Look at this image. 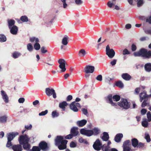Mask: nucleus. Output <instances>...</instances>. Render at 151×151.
<instances>
[{
    "instance_id": "f257e3e1",
    "label": "nucleus",
    "mask_w": 151,
    "mask_h": 151,
    "mask_svg": "<svg viewBox=\"0 0 151 151\" xmlns=\"http://www.w3.org/2000/svg\"><path fill=\"white\" fill-rule=\"evenodd\" d=\"M107 100L108 102L112 106L114 107L117 106V105L120 107L126 109H129L130 107V104L125 99H122L120 101L117 103L114 102L112 100V96L109 95L107 97Z\"/></svg>"
},
{
    "instance_id": "f03ea898",
    "label": "nucleus",
    "mask_w": 151,
    "mask_h": 151,
    "mask_svg": "<svg viewBox=\"0 0 151 151\" xmlns=\"http://www.w3.org/2000/svg\"><path fill=\"white\" fill-rule=\"evenodd\" d=\"M63 136H58L55 139V144L60 150H63L66 148V144L68 141L63 139Z\"/></svg>"
},
{
    "instance_id": "7ed1b4c3",
    "label": "nucleus",
    "mask_w": 151,
    "mask_h": 151,
    "mask_svg": "<svg viewBox=\"0 0 151 151\" xmlns=\"http://www.w3.org/2000/svg\"><path fill=\"white\" fill-rule=\"evenodd\" d=\"M29 138L26 135L21 136L18 140L20 144L22 145L24 149H28L29 147Z\"/></svg>"
},
{
    "instance_id": "20e7f679",
    "label": "nucleus",
    "mask_w": 151,
    "mask_h": 151,
    "mask_svg": "<svg viewBox=\"0 0 151 151\" xmlns=\"http://www.w3.org/2000/svg\"><path fill=\"white\" fill-rule=\"evenodd\" d=\"M133 54L135 57L142 56L147 58H151V51L147 52L145 49H141L139 51L134 52Z\"/></svg>"
},
{
    "instance_id": "39448f33",
    "label": "nucleus",
    "mask_w": 151,
    "mask_h": 151,
    "mask_svg": "<svg viewBox=\"0 0 151 151\" xmlns=\"http://www.w3.org/2000/svg\"><path fill=\"white\" fill-rule=\"evenodd\" d=\"M58 63L59 64V67L60 69V73L64 72L66 70L65 67L66 62L64 60L60 59L58 60Z\"/></svg>"
},
{
    "instance_id": "423d86ee",
    "label": "nucleus",
    "mask_w": 151,
    "mask_h": 151,
    "mask_svg": "<svg viewBox=\"0 0 151 151\" xmlns=\"http://www.w3.org/2000/svg\"><path fill=\"white\" fill-rule=\"evenodd\" d=\"M106 54L110 58H113L114 56L115 52L114 50L112 49H110L109 45H107L106 47Z\"/></svg>"
},
{
    "instance_id": "0eeeda50",
    "label": "nucleus",
    "mask_w": 151,
    "mask_h": 151,
    "mask_svg": "<svg viewBox=\"0 0 151 151\" xmlns=\"http://www.w3.org/2000/svg\"><path fill=\"white\" fill-rule=\"evenodd\" d=\"M45 91L46 94L48 96H50L52 95L54 98H56V94L55 90L50 88H47L46 89Z\"/></svg>"
},
{
    "instance_id": "6e6552de",
    "label": "nucleus",
    "mask_w": 151,
    "mask_h": 151,
    "mask_svg": "<svg viewBox=\"0 0 151 151\" xmlns=\"http://www.w3.org/2000/svg\"><path fill=\"white\" fill-rule=\"evenodd\" d=\"M80 132L81 134L88 137H90L92 136L93 133L92 130H87L84 128L81 129Z\"/></svg>"
},
{
    "instance_id": "1a4fd4ad",
    "label": "nucleus",
    "mask_w": 151,
    "mask_h": 151,
    "mask_svg": "<svg viewBox=\"0 0 151 151\" xmlns=\"http://www.w3.org/2000/svg\"><path fill=\"white\" fill-rule=\"evenodd\" d=\"M102 144L100 142L99 140V139H97L94 142V144L93 145V147L94 149L97 151L100 150L101 148H102V146H101Z\"/></svg>"
},
{
    "instance_id": "9d476101",
    "label": "nucleus",
    "mask_w": 151,
    "mask_h": 151,
    "mask_svg": "<svg viewBox=\"0 0 151 151\" xmlns=\"http://www.w3.org/2000/svg\"><path fill=\"white\" fill-rule=\"evenodd\" d=\"M80 104L78 103H76L75 101L72 102L70 105V108L74 111L77 112L78 109L77 107H80Z\"/></svg>"
},
{
    "instance_id": "9b49d317",
    "label": "nucleus",
    "mask_w": 151,
    "mask_h": 151,
    "mask_svg": "<svg viewBox=\"0 0 151 151\" xmlns=\"http://www.w3.org/2000/svg\"><path fill=\"white\" fill-rule=\"evenodd\" d=\"M130 141L129 140H127L124 142L123 146V151H130Z\"/></svg>"
},
{
    "instance_id": "f8f14e48",
    "label": "nucleus",
    "mask_w": 151,
    "mask_h": 151,
    "mask_svg": "<svg viewBox=\"0 0 151 151\" xmlns=\"http://www.w3.org/2000/svg\"><path fill=\"white\" fill-rule=\"evenodd\" d=\"M94 67L93 66L87 65L84 69V71L87 74L93 73L94 70Z\"/></svg>"
},
{
    "instance_id": "ddd939ff",
    "label": "nucleus",
    "mask_w": 151,
    "mask_h": 151,
    "mask_svg": "<svg viewBox=\"0 0 151 151\" xmlns=\"http://www.w3.org/2000/svg\"><path fill=\"white\" fill-rule=\"evenodd\" d=\"M18 134V133L17 132L9 133L7 134V140L12 141L16 136Z\"/></svg>"
},
{
    "instance_id": "4468645a",
    "label": "nucleus",
    "mask_w": 151,
    "mask_h": 151,
    "mask_svg": "<svg viewBox=\"0 0 151 151\" xmlns=\"http://www.w3.org/2000/svg\"><path fill=\"white\" fill-rule=\"evenodd\" d=\"M87 121L83 119L78 121L76 122L77 125L79 127H81L84 126L87 123Z\"/></svg>"
},
{
    "instance_id": "2eb2a0df",
    "label": "nucleus",
    "mask_w": 151,
    "mask_h": 151,
    "mask_svg": "<svg viewBox=\"0 0 151 151\" xmlns=\"http://www.w3.org/2000/svg\"><path fill=\"white\" fill-rule=\"evenodd\" d=\"M1 93L2 99L4 100V101L6 103H8L9 102V98L7 95L3 91H1Z\"/></svg>"
},
{
    "instance_id": "dca6fc26",
    "label": "nucleus",
    "mask_w": 151,
    "mask_h": 151,
    "mask_svg": "<svg viewBox=\"0 0 151 151\" xmlns=\"http://www.w3.org/2000/svg\"><path fill=\"white\" fill-rule=\"evenodd\" d=\"M102 150L103 151H118L115 148H111L109 146H105L104 145L102 147Z\"/></svg>"
},
{
    "instance_id": "f3484780",
    "label": "nucleus",
    "mask_w": 151,
    "mask_h": 151,
    "mask_svg": "<svg viewBox=\"0 0 151 151\" xmlns=\"http://www.w3.org/2000/svg\"><path fill=\"white\" fill-rule=\"evenodd\" d=\"M139 97L140 101L141 102L142 101L143 99L145 100V101H147V95L146 91H144L143 92L139 94Z\"/></svg>"
},
{
    "instance_id": "a211bd4d",
    "label": "nucleus",
    "mask_w": 151,
    "mask_h": 151,
    "mask_svg": "<svg viewBox=\"0 0 151 151\" xmlns=\"http://www.w3.org/2000/svg\"><path fill=\"white\" fill-rule=\"evenodd\" d=\"M9 28L10 30V32L12 34L15 35L17 34L18 30L17 27L16 26H13Z\"/></svg>"
},
{
    "instance_id": "6ab92c4d",
    "label": "nucleus",
    "mask_w": 151,
    "mask_h": 151,
    "mask_svg": "<svg viewBox=\"0 0 151 151\" xmlns=\"http://www.w3.org/2000/svg\"><path fill=\"white\" fill-rule=\"evenodd\" d=\"M12 149L14 151H22V147L20 144L13 145Z\"/></svg>"
},
{
    "instance_id": "aec40b11",
    "label": "nucleus",
    "mask_w": 151,
    "mask_h": 151,
    "mask_svg": "<svg viewBox=\"0 0 151 151\" xmlns=\"http://www.w3.org/2000/svg\"><path fill=\"white\" fill-rule=\"evenodd\" d=\"M70 133L73 136H77L78 133V128L75 127H73L71 129Z\"/></svg>"
},
{
    "instance_id": "412c9836",
    "label": "nucleus",
    "mask_w": 151,
    "mask_h": 151,
    "mask_svg": "<svg viewBox=\"0 0 151 151\" xmlns=\"http://www.w3.org/2000/svg\"><path fill=\"white\" fill-rule=\"evenodd\" d=\"M68 105V104L65 101L60 103L59 104V107L60 108L63 109V110H65V107Z\"/></svg>"
},
{
    "instance_id": "4be33fe9",
    "label": "nucleus",
    "mask_w": 151,
    "mask_h": 151,
    "mask_svg": "<svg viewBox=\"0 0 151 151\" xmlns=\"http://www.w3.org/2000/svg\"><path fill=\"white\" fill-rule=\"evenodd\" d=\"M123 134H117L115 138V140L116 142H119L123 137Z\"/></svg>"
},
{
    "instance_id": "5701e85b",
    "label": "nucleus",
    "mask_w": 151,
    "mask_h": 151,
    "mask_svg": "<svg viewBox=\"0 0 151 151\" xmlns=\"http://www.w3.org/2000/svg\"><path fill=\"white\" fill-rule=\"evenodd\" d=\"M39 147L41 149L45 150L47 147V143L44 142H41L39 144Z\"/></svg>"
},
{
    "instance_id": "b1692460",
    "label": "nucleus",
    "mask_w": 151,
    "mask_h": 151,
    "mask_svg": "<svg viewBox=\"0 0 151 151\" xmlns=\"http://www.w3.org/2000/svg\"><path fill=\"white\" fill-rule=\"evenodd\" d=\"M122 77L126 81H129L131 78V76L127 73L123 74Z\"/></svg>"
},
{
    "instance_id": "393cba45",
    "label": "nucleus",
    "mask_w": 151,
    "mask_h": 151,
    "mask_svg": "<svg viewBox=\"0 0 151 151\" xmlns=\"http://www.w3.org/2000/svg\"><path fill=\"white\" fill-rule=\"evenodd\" d=\"M86 54V51L84 49H82L79 51L78 55L79 57H84Z\"/></svg>"
},
{
    "instance_id": "a878e982",
    "label": "nucleus",
    "mask_w": 151,
    "mask_h": 151,
    "mask_svg": "<svg viewBox=\"0 0 151 151\" xmlns=\"http://www.w3.org/2000/svg\"><path fill=\"white\" fill-rule=\"evenodd\" d=\"M101 138L104 141H107L109 138L108 133L106 132H104L103 133V135L101 136Z\"/></svg>"
},
{
    "instance_id": "bb28decb",
    "label": "nucleus",
    "mask_w": 151,
    "mask_h": 151,
    "mask_svg": "<svg viewBox=\"0 0 151 151\" xmlns=\"http://www.w3.org/2000/svg\"><path fill=\"white\" fill-rule=\"evenodd\" d=\"M132 145L134 147H137L138 142L137 139L136 138H134L132 139Z\"/></svg>"
},
{
    "instance_id": "cd10ccee",
    "label": "nucleus",
    "mask_w": 151,
    "mask_h": 151,
    "mask_svg": "<svg viewBox=\"0 0 151 151\" xmlns=\"http://www.w3.org/2000/svg\"><path fill=\"white\" fill-rule=\"evenodd\" d=\"M145 68L146 71L150 72L151 71V63H147L145 65Z\"/></svg>"
},
{
    "instance_id": "c85d7f7f",
    "label": "nucleus",
    "mask_w": 151,
    "mask_h": 151,
    "mask_svg": "<svg viewBox=\"0 0 151 151\" xmlns=\"http://www.w3.org/2000/svg\"><path fill=\"white\" fill-rule=\"evenodd\" d=\"M68 38L67 36H65L62 39V43L64 45H66L68 43Z\"/></svg>"
},
{
    "instance_id": "c756f323",
    "label": "nucleus",
    "mask_w": 151,
    "mask_h": 151,
    "mask_svg": "<svg viewBox=\"0 0 151 151\" xmlns=\"http://www.w3.org/2000/svg\"><path fill=\"white\" fill-rule=\"evenodd\" d=\"M7 22L9 28L12 27L13 26H14V24L15 23V21L14 20L8 19Z\"/></svg>"
},
{
    "instance_id": "7c9ffc66",
    "label": "nucleus",
    "mask_w": 151,
    "mask_h": 151,
    "mask_svg": "<svg viewBox=\"0 0 151 151\" xmlns=\"http://www.w3.org/2000/svg\"><path fill=\"white\" fill-rule=\"evenodd\" d=\"M92 130L93 133L92 135H96L99 134L100 131L99 129L97 128H95L93 129Z\"/></svg>"
},
{
    "instance_id": "2f4dec72",
    "label": "nucleus",
    "mask_w": 151,
    "mask_h": 151,
    "mask_svg": "<svg viewBox=\"0 0 151 151\" xmlns=\"http://www.w3.org/2000/svg\"><path fill=\"white\" fill-rule=\"evenodd\" d=\"M115 85L116 86L120 88H122L124 87V84L123 83L120 81L116 82Z\"/></svg>"
},
{
    "instance_id": "473e14b6",
    "label": "nucleus",
    "mask_w": 151,
    "mask_h": 151,
    "mask_svg": "<svg viewBox=\"0 0 151 151\" xmlns=\"http://www.w3.org/2000/svg\"><path fill=\"white\" fill-rule=\"evenodd\" d=\"M27 48L29 52L32 51L33 49V46L31 43H28L27 45Z\"/></svg>"
},
{
    "instance_id": "72a5a7b5",
    "label": "nucleus",
    "mask_w": 151,
    "mask_h": 151,
    "mask_svg": "<svg viewBox=\"0 0 151 151\" xmlns=\"http://www.w3.org/2000/svg\"><path fill=\"white\" fill-rule=\"evenodd\" d=\"M112 98L114 101H117L120 99V97L118 95H115L113 96Z\"/></svg>"
},
{
    "instance_id": "f704fd0d",
    "label": "nucleus",
    "mask_w": 151,
    "mask_h": 151,
    "mask_svg": "<svg viewBox=\"0 0 151 151\" xmlns=\"http://www.w3.org/2000/svg\"><path fill=\"white\" fill-rule=\"evenodd\" d=\"M20 20L23 22H27L28 21L27 17L26 16H22L20 18Z\"/></svg>"
},
{
    "instance_id": "c9c22d12",
    "label": "nucleus",
    "mask_w": 151,
    "mask_h": 151,
    "mask_svg": "<svg viewBox=\"0 0 151 151\" xmlns=\"http://www.w3.org/2000/svg\"><path fill=\"white\" fill-rule=\"evenodd\" d=\"M6 37L3 35H0V41L4 42L6 41Z\"/></svg>"
},
{
    "instance_id": "e433bc0d",
    "label": "nucleus",
    "mask_w": 151,
    "mask_h": 151,
    "mask_svg": "<svg viewBox=\"0 0 151 151\" xmlns=\"http://www.w3.org/2000/svg\"><path fill=\"white\" fill-rule=\"evenodd\" d=\"M79 142L81 143H83L86 145H88V144L87 141L86 139H84L82 138H81L79 139Z\"/></svg>"
},
{
    "instance_id": "4c0bfd02",
    "label": "nucleus",
    "mask_w": 151,
    "mask_h": 151,
    "mask_svg": "<svg viewBox=\"0 0 151 151\" xmlns=\"http://www.w3.org/2000/svg\"><path fill=\"white\" fill-rule=\"evenodd\" d=\"M21 55V53L19 52H15L13 54V56L14 58H16L20 56Z\"/></svg>"
},
{
    "instance_id": "58836bf2",
    "label": "nucleus",
    "mask_w": 151,
    "mask_h": 151,
    "mask_svg": "<svg viewBox=\"0 0 151 151\" xmlns=\"http://www.w3.org/2000/svg\"><path fill=\"white\" fill-rule=\"evenodd\" d=\"M7 118V117L5 116H2L0 118V121L2 123L5 122L6 121Z\"/></svg>"
},
{
    "instance_id": "ea45409f",
    "label": "nucleus",
    "mask_w": 151,
    "mask_h": 151,
    "mask_svg": "<svg viewBox=\"0 0 151 151\" xmlns=\"http://www.w3.org/2000/svg\"><path fill=\"white\" fill-rule=\"evenodd\" d=\"M52 115L53 118H55L58 117L59 115V114L56 111H55L52 112Z\"/></svg>"
},
{
    "instance_id": "a19ab883",
    "label": "nucleus",
    "mask_w": 151,
    "mask_h": 151,
    "mask_svg": "<svg viewBox=\"0 0 151 151\" xmlns=\"http://www.w3.org/2000/svg\"><path fill=\"white\" fill-rule=\"evenodd\" d=\"M107 5L108 7L111 8L114 5L113 2L111 1H109L107 3Z\"/></svg>"
},
{
    "instance_id": "79ce46f5",
    "label": "nucleus",
    "mask_w": 151,
    "mask_h": 151,
    "mask_svg": "<svg viewBox=\"0 0 151 151\" xmlns=\"http://www.w3.org/2000/svg\"><path fill=\"white\" fill-rule=\"evenodd\" d=\"M40 47V45L38 42H36L34 45V47L35 49L37 50H39Z\"/></svg>"
},
{
    "instance_id": "37998d69",
    "label": "nucleus",
    "mask_w": 151,
    "mask_h": 151,
    "mask_svg": "<svg viewBox=\"0 0 151 151\" xmlns=\"http://www.w3.org/2000/svg\"><path fill=\"white\" fill-rule=\"evenodd\" d=\"M30 41L32 42L35 41V42H39V40L37 38L33 37L30 38Z\"/></svg>"
},
{
    "instance_id": "c03bdc74",
    "label": "nucleus",
    "mask_w": 151,
    "mask_h": 151,
    "mask_svg": "<svg viewBox=\"0 0 151 151\" xmlns=\"http://www.w3.org/2000/svg\"><path fill=\"white\" fill-rule=\"evenodd\" d=\"M145 138L146 139L147 142H149L150 141L151 139L150 138L149 134L147 133H146L145 134Z\"/></svg>"
},
{
    "instance_id": "a18cd8bd",
    "label": "nucleus",
    "mask_w": 151,
    "mask_h": 151,
    "mask_svg": "<svg viewBox=\"0 0 151 151\" xmlns=\"http://www.w3.org/2000/svg\"><path fill=\"white\" fill-rule=\"evenodd\" d=\"M29 111V109L27 108H22L21 109V111H20V113H22V112H24L26 113H28Z\"/></svg>"
},
{
    "instance_id": "49530a36",
    "label": "nucleus",
    "mask_w": 151,
    "mask_h": 151,
    "mask_svg": "<svg viewBox=\"0 0 151 151\" xmlns=\"http://www.w3.org/2000/svg\"><path fill=\"white\" fill-rule=\"evenodd\" d=\"M148 121L150 122L151 121V114L150 111H148L147 114Z\"/></svg>"
},
{
    "instance_id": "de8ad7c7",
    "label": "nucleus",
    "mask_w": 151,
    "mask_h": 151,
    "mask_svg": "<svg viewBox=\"0 0 151 151\" xmlns=\"http://www.w3.org/2000/svg\"><path fill=\"white\" fill-rule=\"evenodd\" d=\"M40 149L38 147L34 146L33 147L32 150H30V151H40Z\"/></svg>"
},
{
    "instance_id": "09e8293b",
    "label": "nucleus",
    "mask_w": 151,
    "mask_h": 151,
    "mask_svg": "<svg viewBox=\"0 0 151 151\" xmlns=\"http://www.w3.org/2000/svg\"><path fill=\"white\" fill-rule=\"evenodd\" d=\"M142 126L145 127H147L148 126V123L146 120H144L142 122Z\"/></svg>"
},
{
    "instance_id": "8fccbe9b",
    "label": "nucleus",
    "mask_w": 151,
    "mask_h": 151,
    "mask_svg": "<svg viewBox=\"0 0 151 151\" xmlns=\"http://www.w3.org/2000/svg\"><path fill=\"white\" fill-rule=\"evenodd\" d=\"M48 112V111L47 110H45L44 111H42L39 114V115L40 116H42L45 115Z\"/></svg>"
},
{
    "instance_id": "3c124183",
    "label": "nucleus",
    "mask_w": 151,
    "mask_h": 151,
    "mask_svg": "<svg viewBox=\"0 0 151 151\" xmlns=\"http://www.w3.org/2000/svg\"><path fill=\"white\" fill-rule=\"evenodd\" d=\"M76 4L78 5H81L83 3V1L81 0H75Z\"/></svg>"
},
{
    "instance_id": "603ef678",
    "label": "nucleus",
    "mask_w": 151,
    "mask_h": 151,
    "mask_svg": "<svg viewBox=\"0 0 151 151\" xmlns=\"http://www.w3.org/2000/svg\"><path fill=\"white\" fill-rule=\"evenodd\" d=\"M123 54L124 55H125L129 54L130 52L127 49H125L123 51Z\"/></svg>"
},
{
    "instance_id": "864d4df0",
    "label": "nucleus",
    "mask_w": 151,
    "mask_h": 151,
    "mask_svg": "<svg viewBox=\"0 0 151 151\" xmlns=\"http://www.w3.org/2000/svg\"><path fill=\"white\" fill-rule=\"evenodd\" d=\"M76 143L73 142H71L70 144V147H71L73 148L76 146Z\"/></svg>"
},
{
    "instance_id": "5fc2aeb1",
    "label": "nucleus",
    "mask_w": 151,
    "mask_h": 151,
    "mask_svg": "<svg viewBox=\"0 0 151 151\" xmlns=\"http://www.w3.org/2000/svg\"><path fill=\"white\" fill-rule=\"evenodd\" d=\"M143 2L142 0H138L137 3V5L138 7L141 6L143 4Z\"/></svg>"
},
{
    "instance_id": "6e6d98bb",
    "label": "nucleus",
    "mask_w": 151,
    "mask_h": 151,
    "mask_svg": "<svg viewBox=\"0 0 151 151\" xmlns=\"http://www.w3.org/2000/svg\"><path fill=\"white\" fill-rule=\"evenodd\" d=\"M63 3V7L64 8H66L67 6V4L66 3V0H60Z\"/></svg>"
},
{
    "instance_id": "4d7b16f0",
    "label": "nucleus",
    "mask_w": 151,
    "mask_h": 151,
    "mask_svg": "<svg viewBox=\"0 0 151 151\" xmlns=\"http://www.w3.org/2000/svg\"><path fill=\"white\" fill-rule=\"evenodd\" d=\"M11 140H8L6 144V146L8 147H9L10 146H12Z\"/></svg>"
},
{
    "instance_id": "13d9d810",
    "label": "nucleus",
    "mask_w": 151,
    "mask_h": 151,
    "mask_svg": "<svg viewBox=\"0 0 151 151\" xmlns=\"http://www.w3.org/2000/svg\"><path fill=\"white\" fill-rule=\"evenodd\" d=\"M116 60L114 59L111 62L110 64L112 66H114L116 64Z\"/></svg>"
},
{
    "instance_id": "bf43d9fd",
    "label": "nucleus",
    "mask_w": 151,
    "mask_h": 151,
    "mask_svg": "<svg viewBox=\"0 0 151 151\" xmlns=\"http://www.w3.org/2000/svg\"><path fill=\"white\" fill-rule=\"evenodd\" d=\"M147 111L146 109H143L141 110V113L142 115H143L146 113Z\"/></svg>"
},
{
    "instance_id": "052dcab7",
    "label": "nucleus",
    "mask_w": 151,
    "mask_h": 151,
    "mask_svg": "<svg viewBox=\"0 0 151 151\" xmlns=\"http://www.w3.org/2000/svg\"><path fill=\"white\" fill-rule=\"evenodd\" d=\"M24 99L23 98H20L18 100V101L20 103H24Z\"/></svg>"
},
{
    "instance_id": "680f3d73",
    "label": "nucleus",
    "mask_w": 151,
    "mask_h": 151,
    "mask_svg": "<svg viewBox=\"0 0 151 151\" xmlns=\"http://www.w3.org/2000/svg\"><path fill=\"white\" fill-rule=\"evenodd\" d=\"M73 98V97L71 95H69L68 96L66 99L67 101H71Z\"/></svg>"
},
{
    "instance_id": "e2e57ef3",
    "label": "nucleus",
    "mask_w": 151,
    "mask_h": 151,
    "mask_svg": "<svg viewBox=\"0 0 151 151\" xmlns=\"http://www.w3.org/2000/svg\"><path fill=\"white\" fill-rule=\"evenodd\" d=\"M41 52L43 53L46 52H47V51L45 49V48L44 47H42L41 49Z\"/></svg>"
},
{
    "instance_id": "0e129e2a",
    "label": "nucleus",
    "mask_w": 151,
    "mask_h": 151,
    "mask_svg": "<svg viewBox=\"0 0 151 151\" xmlns=\"http://www.w3.org/2000/svg\"><path fill=\"white\" fill-rule=\"evenodd\" d=\"M73 135L71 134H69L65 137V138L67 139H70L72 138L73 137Z\"/></svg>"
},
{
    "instance_id": "69168bd1",
    "label": "nucleus",
    "mask_w": 151,
    "mask_h": 151,
    "mask_svg": "<svg viewBox=\"0 0 151 151\" xmlns=\"http://www.w3.org/2000/svg\"><path fill=\"white\" fill-rule=\"evenodd\" d=\"M96 79L99 81H101L102 80V76L101 75H99L96 78Z\"/></svg>"
},
{
    "instance_id": "338daca9",
    "label": "nucleus",
    "mask_w": 151,
    "mask_h": 151,
    "mask_svg": "<svg viewBox=\"0 0 151 151\" xmlns=\"http://www.w3.org/2000/svg\"><path fill=\"white\" fill-rule=\"evenodd\" d=\"M82 111L85 115H86L88 113L87 110L86 109H82Z\"/></svg>"
},
{
    "instance_id": "774afa93",
    "label": "nucleus",
    "mask_w": 151,
    "mask_h": 151,
    "mask_svg": "<svg viewBox=\"0 0 151 151\" xmlns=\"http://www.w3.org/2000/svg\"><path fill=\"white\" fill-rule=\"evenodd\" d=\"M140 90V87L139 88H137L135 90V92L137 94H138Z\"/></svg>"
}]
</instances>
